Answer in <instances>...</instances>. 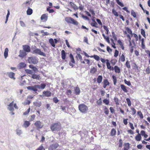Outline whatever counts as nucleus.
Returning <instances> with one entry per match:
<instances>
[{
	"mask_svg": "<svg viewBox=\"0 0 150 150\" xmlns=\"http://www.w3.org/2000/svg\"><path fill=\"white\" fill-rule=\"evenodd\" d=\"M120 87L122 89L125 93H127L128 91L126 89V86L123 84H121Z\"/></svg>",
	"mask_w": 150,
	"mask_h": 150,
	"instance_id": "nucleus-20",
	"label": "nucleus"
},
{
	"mask_svg": "<svg viewBox=\"0 0 150 150\" xmlns=\"http://www.w3.org/2000/svg\"><path fill=\"white\" fill-rule=\"evenodd\" d=\"M7 74L11 79H12L14 80H15L16 78L14 77L15 74L14 73L11 72H8Z\"/></svg>",
	"mask_w": 150,
	"mask_h": 150,
	"instance_id": "nucleus-7",
	"label": "nucleus"
},
{
	"mask_svg": "<svg viewBox=\"0 0 150 150\" xmlns=\"http://www.w3.org/2000/svg\"><path fill=\"white\" fill-rule=\"evenodd\" d=\"M118 54H119L118 51V50H115L114 56L115 57H117L118 55Z\"/></svg>",
	"mask_w": 150,
	"mask_h": 150,
	"instance_id": "nucleus-56",
	"label": "nucleus"
},
{
	"mask_svg": "<svg viewBox=\"0 0 150 150\" xmlns=\"http://www.w3.org/2000/svg\"><path fill=\"white\" fill-rule=\"evenodd\" d=\"M106 65H107V67L108 68V69L111 70H114V68L113 67H112V68H111V66L110 65V63L109 62V61L108 59H106Z\"/></svg>",
	"mask_w": 150,
	"mask_h": 150,
	"instance_id": "nucleus-16",
	"label": "nucleus"
},
{
	"mask_svg": "<svg viewBox=\"0 0 150 150\" xmlns=\"http://www.w3.org/2000/svg\"><path fill=\"white\" fill-rule=\"evenodd\" d=\"M79 109L80 111L83 113L84 112V105L80 104L79 106Z\"/></svg>",
	"mask_w": 150,
	"mask_h": 150,
	"instance_id": "nucleus-10",
	"label": "nucleus"
},
{
	"mask_svg": "<svg viewBox=\"0 0 150 150\" xmlns=\"http://www.w3.org/2000/svg\"><path fill=\"white\" fill-rule=\"evenodd\" d=\"M61 55L62 59L64 60L66 58V54L64 50H62L61 52Z\"/></svg>",
	"mask_w": 150,
	"mask_h": 150,
	"instance_id": "nucleus-28",
	"label": "nucleus"
},
{
	"mask_svg": "<svg viewBox=\"0 0 150 150\" xmlns=\"http://www.w3.org/2000/svg\"><path fill=\"white\" fill-rule=\"evenodd\" d=\"M112 13L115 16H118L117 12L116 11H115L114 9H113L112 10Z\"/></svg>",
	"mask_w": 150,
	"mask_h": 150,
	"instance_id": "nucleus-54",
	"label": "nucleus"
},
{
	"mask_svg": "<svg viewBox=\"0 0 150 150\" xmlns=\"http://www.w3.org/2000/svg\"><path fill=\"white\" fill-rule=\"evenodd\" d=\"M43 93L45 96L49 97L51 95V93L49 91H44Z\"/></svg>",
	"mask_w": 150,
	"mask_h": 150,
	"instance_id": "nucleus-14",
	"label": "nucleus"
},
{
	"mask_svg": "<svg viewBox=\"0 0 150 150\" xmlns=\"http://www.w3.org/2000/svg\"><path fill=\"white\" fill-rule=\"evenodd\" d=\"M26 66V64L24 62L20 63L18 65V67L20 69L24 68Z\"/></svg>",
	"mask_w": 150,
	"mask_h": 150,
	"instance_id": "nucleus-17",
	"label": "nucleus"
},
{
	"mask_svg": "<svg viewBox=\"0 0 150 150\" xmlns=\"http://www.w3.org/2000/svg\"><path fill=\"white\" fill-rule=\"evenodd\" d=\"M103 84L107 86L109 85V83L107 79H104L103 80Z\"/></svg>",
	"mask_w": 150,
	"mask_h": 150,
	"instance_id": "nucleus-38",
	"label": "nucleus"
},
{
	"mask_svg": "<svg viewBox=\"0 0 150 150\" xmlns=\"http://www.w3.org/2000/svg\"><path fill=\"white\" fill-rule=\"evenodd\" d=\"M25 71L27 73L29 74H32V71L31 70L27 69H25Z\"/></svg>",
	"mask_w": 150,
	"mask_h": 150,
	"instance_id": "nucleus-46",
	"label": "nucleus"
},
{
	"mask_svg": "<svg viewBox=\"0 0 150 150\" xmlns=\"http://www.w3.org/2000/svg\"><path fill=\"white\" fill-rule=\"evenodd\" d=\"M124 150H128L129 148V143H125L124 144Z\"/></svg>",
	"mask_w": 150,
	"mask_h": 150,
	"instance_id": "nucleus-24",
	"label": "nucleus"
},
{
	"mask_svg": "<svg viewBox=\"0 0 150 150\" xmlns=\"http://www.w3.org/2000/svg\"><path fill=\"white\" fill-rule=\"evenodd\" d=\"M48 14L45 13L42 14L41 17L40 19L41 20H44L45 21H46L47 20Z\"/></svg>",
	"mask_w": 150,
	"mask_h": 150,
	"instance_id": "nucleus-11",
	"label": "nucleus"
},
{
	"mask_svg": "<svg viewBox=\"0 0 150 150\" xmlns=\"http://www.w3.org/2000/svg\"><path fill=\"white\" fill-rule=\"evenodd\" d=\"M142 139L141 134H138L135 137V140L137 141H141Z\"/></svg>",
	"mask_w": 150,
	"mask_h": 150,
	"instance_id": "nucleus-26",
	"label": "nucleus"
},
{
	"mask_svg": "<svg viewBox=\"0 0 150 150\" xmlns=\"http://www.w3.org/2000/svg\"><path fill=\"white\" fill-rule=\"evenodd\" d=\"M103 77L102 76L99 75L98 76L97 78V81L98 83H100L102 81Z\"/></svg>",
	"mask_w": 150,
	"mask_h": 150,
	"instance_id": "nucleus-29",
	"label": "nucleus"
},
{
	"mask_svg": "<svg viewBox=\"0 0 150 150\" xmlns=\"http://www.w3.org/2000/svg\"><path fill=\"white\" fill-rule=\"evenodd\" d=\"M91 25L92 26L95 27H96V28L98 27V26H96V25H97V24L96 22H95V23H91Z\"/></svg>",
	"mask_w": 150,
	"mask_h": 150,
	"instance_id": "nucleus-59",
	"label": "nucleus"
},
{
	"mask_svg": "<svg viewBox=\"0 0 150 150\" xmlns=\"http://www.w3.org/2000/svg\"><path fill=\"white\" fill-rule=\"evenodd\" d=\"M90 57H93L97 61H98L100 59L99 57L97 55H94L93 56H92Z\"/></svg>",
	"mask_w": 150,
	"mask_h": 150,
	"instance_id": "nucleus-36",
	"label": "nucleus"
},
{
	"mask_svg": "<svg viewBox=\"0 0 150 150\" xmlns=\"http://www.w3.org/2000/svg\"><path fill=\"white\" fill-rule=\"evenodd\" d=\"M59 145L57 144H52L50 146V148L52 150H54L57 148Z\"/></svg>",
	"mask_w": 150,
	"mask_h": 150,
	"instance_id": "nucleus-18",
	"label": "nucleus"
},
{
	"mask_svg": "<svg viewBox=\"0 0 150 150\" xmlns=\"http://www.w3.org/2000/svg\"><path fill=\"white\" fill-rule=\"evenodd\" d=\"M75 93L76 95H79L80 93V90L79 88L76 87L75 88Z\"/></svg>",
	"mask_w": 150,
	"mask_h": 150,
	"instance_id": "nucleus-32",
	"label": "nucleus"
},
{
	"mask_svg": "<svg viewBox=\"0 0 150 150\" xmlns=\"http://www.w3.org/2000/svg\"><path fill=\"white\" fill-rule=\"evenodd\" d=\"M131 15L134 17L135 18L136 17V15L135 13L133 10H132L131 11Z\"/></svg>",
	"mask_w": 150,
	"mask_h": 150,
	"instance_id": "nucleus-45",
	"label": "nucleus"
},
{
	"mask_svg": "<svg viewBox=\"0 0 150 150\" xmlns=\"http://www.w3.org/2000/svg\"><path fill=\"white\" fill-rule=\"evenodd\" d=\"M53 100L55 103H57L59 102V100L57 97L54 98L53 99Z\"/></svg>",
	"mask_w": 150,
	"mask_h": 150,
	"instance_id": "nucleus-48",
	"label": "nucleus"
},
{
	"mask_svg": "<svg viewBox=\"0 0 150 150\" xmlns=\"http://www.w3.org/2000/svg\"><path fill=\"white\" fill-rule=\"evenodd\" d=\"M96 21L100 25H102V23H101L100 19H96Z\"/></svg>",
	"mask_w": 150,
	"mask_h": 150,
	"instance_id": "nucleus-64",
	"label": "nucleus"
},
{
	"mask_svg": "<svg viewBox=\"0 0 150 150\" xmlns=\"http://www.w3.org/2000/svg\"><path fill=\"white\" fill-rule=\"evenodd\" d=\"M26 55L25 52H21V51H20V53L19 55H18L19 57H23Z\"/></svg>",
	"mask_w": 150,
	"mask_h": 150,
	"instance_id": "nucleus-33",
	"label": "nucleus"
},
{
	"mask_svg": "<svg viewBox=\"0 0 150 150\" xmlns=\"http://www.w3.org/2000/svg\"><path fill=\"white\" fill-rule=\"evenodd\" d=\"M120 60H121V61L122 62H124L125 60V56L123 54H122V55H121V57Z\"/></svg>",
	"mask_w": 150,
	"mask_h": 150,
	"instance_id": "nucleus-49",
	"label": "nucleus"
},
{
	"mask_svg": "<svg viewBox=\"0 0 150 150\" xmlns=\"http://www.w3.org/2000/svg\"><path fill=\"white\" fill-rule=\"evenodd\" d=\"M20 24L21 26L22 27H26V25L22 21H20Z\"/></svg>",
	"mask_w": 150,
	"mask_h": 150,
	"instance_id": "nucleus-44",
	"label": "nucleus"
},
{
	"mask_svg": "<svg viewBox=\"0 0 150 150\" xmlns=\"http://www.w3.org/2000/svg\"><path fill=\"white\" fill-rule=\"evenodd\" d=\"M97 104L99 105H101L102 103V101L101 100V98H100L99 100L97 101Z\"/></svg>",
	"mask_w": 150,
	"mask_h": 150,
	"instance_id": "nucleus-51",
	"label": "nucleus"
},
{
	"mask_svg": "<svg viewBox=\"0 0 150 150\" xmlns=\"http://www.w3.org/2000/svg\"><path fill=\"white\" fill-rule=\"evenodd\" d=\"M30 111V108H29L27 111H25L23 113V115H26L28 114Z\"/></svg>",
	"mask_w": 150,
	"mask_h": 150,
	"instance_id": "nucleus-60",
	"label": "nucleus"
},
{
	"mask_svg": "<svg viewBox=\"0 0 150 150\" xmlns=\"http://www.w3.org/2000/svg\"><path fill=\"white\" fill-rule=\"evenodd\" d=\"M30 123L29 121H25L22 125L23 127L26 128L29 127L30 125Z\"/></svg>",
	"mask_w": 150,
	"mask_h": 150,
	"instance_id": "nucleus-12",
	"label": "nucleus"
},
{
	"mask_svg": "<svg viewBox=\"0 0 150 150\" xmlns=\"http://www.w3.org/2000/svg\"><path fill=\"white\" fill-rule=\"evenodd\" d=\"M27 14L28 15H30L33 13V10L30 7H28L26 11Z\"/></svg>",
	"mask_w": 150,
	"mask_h": 150,
	"instance_id": "nucleus-22",
	"label": "nucleus"
},
{
	"mask_svg": "<svg viewBox=\"0 0 150 150\" xmlns=\"http://www.w3.org/2000/svg\"><path fill=\"white\" fill-rule=\"evenodd\" d=\"M13 102L11 103L8 105V109L10 111H13L14 109L13 107Z\"/></svg>",
	"mask_w": 150,
	"mask_h": 150,
	"instance_id": "nucleus-9",
	"label": "nucleus"
},
{
	"mask_svg": "<svg viewBox=\"0 0 150 150\" xmlns=\"http://www.w3.org/2000/svg\"><path fill=\"white\" fill-rule=\"evenodd\" d=\"M28 61L30 64H37L38 62V59L36 56H33L28 58Z\"/></svg>",
	"mask_w": 150,
	"mask_h": 150,
	"instance_id": "nucleus-2",
	"label": "nucleus"
},
{
	"mask_svg": "<svg viewBox=\"0 0 150 150\" xmlns=\"http://www.w3.org/2000/svg\"><path fill=\"white\" fill-rule=\"evenodd\" d=\"M31 78L36 80H40L41 79L39 75H37L35 74L32 75Z\"/></svg>",
	"mask_w": 150,
	"mask_h": 150,
	"instance_id": "nucleus-15",
	"label": "nucleus"
},
{
	"mask_svg": "<svg viewBox=\"0 0 150 150\" xmlns=\"http://www.w3.org/2000/svg\"><path fill=\"white\" fill-rule=\"evenodd\" d=\"M38 89H44L46 87V85L45 84L41 83L40 85H37Z\"/></svg>",
	"mask_w": 150,
	"mask_h": 150,
	"instance_id": "nucleus-13",
	"label": "nucleus"
},
{
	"mask_svg": "<svg viewBox=\"0 0 150 150\" xmlns=\"http://www.w3.org/2000/svg\"><path fill=\"white\" fill-rule=\"evenodd\" d=\"M116 130L114 128H113L111 129L110 135L112 136H113L116 134Z\"/></svg>",
	"mask_w": 150,
	"mask_h": 150,
	"instance_id": "nucleus-30",
	"label": "nucleus"
},
{
	"mask_svg": "<svg viewBox=\"0 0 150 150\" xmlns=\"http://www.w3.org/2000/svg\"><path fill=\"white\" fill-rule=\"evenodd\" d=\"M116 1L117 3L121 6L122 7L124 6L123 4L120 2L119 0H116Z\"/></svg>",
	"mask_w": 150,
	"mask_h": 150,
	"instance_id": "nucleus-43",
	"label": "nucleus"
},
{
	"mask_svg": "<svg viewBox=\"0 0 150 150\" xmlns=\"http://www.w3.org/2000/svg\"><path fill=\"white\" fill-rule=\"evenodd\" d=\"M35 126L38 128H41L43 126V124L40 121H37L34 124Z\"/></svg>",
	"mask_w": 150,
	"mask_h": 150,
	"instance_id": "nucleus-5",
	"label": "nucleus"
},
{
	"mask_svg": "<svg viewBox=\"0 0 150 150\" xmlns=\"http://www.w3.org/2000/svg\"><path fill=\"white\" fill-rule=\"evenodd\" d=\"M114 100L115 102V104L117 105H119V103L118 102L119 100L118 98L116 97H115Z\"/></svg>",
	"mask_w": 150,
	"mask_h": 150,
	"instance_id": "nucleus-39",
	"label": "nucleus"
},
{
	"mask_svg": "<svg viewBox=\"0 0 150 150\" xmlns=\"http://www.w3.org/2000/svg\"><path fill=\"white\" fill-rule=\"evenodd\" d=\"M141 34L144 37H145V32L143 29L141 30Z\"/></svg>",
	"mask_w": 150,
	"mask_h": 150,
	"instance_id": "nucleus-53",
	"label": "nucleus"
},
{
	"mask_svg": "<svg viewBox=\"0 0 150 150\" xmlns=\"http://www.w3.org/2000/svg\"><path fill=\"white\" fill-rule=\"evenodd\" d=\"M70 5H71V6L74 9H78V7L75 4H74L73 3H72L71 2H70Z\"/></svg>",
	"mask_w": 150,
	"mask_h": 150,
	"instance_id": "nucleus-34",
	"label": "nucleus"
},
{
	"mask_svg": "<svg viewBox=\"0 0 150 150\" xmlns=\"http://www.w3.org/2000/svg\"><path fill=\"white\" fill-rule=\"evenodd\" d=\"M8 48H6L4 50V56L5 59H6L8 56Z\"/></svg>",
	"mask_w": 150,
	"mask_h": 150,
	"instance_id": "nucleus-19",
	"label": "nucleus"
},
{
	"mask_svg": "<svg viewBox=\"0 0 150 150\" xmlns=\"http://www.w3.org/2000/svg\"><path fill=\"white\" fill-rule=\"evenodd\" d=\"M96 71V69L95 68L93 67L91 69V72L94 73Z\"/></svg>",
	"mask_w": 150,
	"mask_h": 150,
	"instance_id": "nucleus-61",
	"label": "nucleus"
},
{
	"mask_svg": "<svg viewBox=\"0 0 150 150\" xmlns=\"http://www.w3.org/2000/svg\"><path fill=\"white\" fill-rule=\"evenodd\" d=\"M16 134L19 136H20L23 133L21 130L19 128L17 129L16 130Z\"/></svg>",
	"mask_w": 150,
	"mask_h": 150,
	"instance_id": "nucleus-21",
	"label": "nucleus"
},
{
	"mask_svg": "<svg viewBox=\"0 0 150 150\" xmlns=\"http://www.w3.org/2000/svg\"><path fill=\"white\" fill-rule=\"evenodd\" d=\"M137 114L139 115L140 118L142 119L143 118V116L141 112L140 111L137 112Z\"/></svg>",
	"mask_w": 150,
	"mask_h": 150,
	"instance_id": "nucleus-47",
	"label": "nucleus"
},
{
	"mask_svg": "<svg viewBox=\"0 0 150 150\" xmlns=\"http://www.w3.org/2000/svg\"><path fill=\"white\" fill-rule=\"evenodd\" d=\"M107 50L109 53L111 52L112 51V49L110 48L109 46H107Z\"/></svg>",
	"mask_w": 150,
	"mask_h": 150,
	"instance_id": "nucleus-62",
	"label": "nucleus"
},
{
	"mask_svg": "<svg viewBox=\"0 0 150 150\" xmlns=\"http://www.w3.org/2000/svg\"><path fill=\"white\" fill-rule=\"evenodd\" d=\"M125 65L126 67L128 69H130L131 67L130 65L129 62L128 61H127L125 63Z\"/></svg>",
	"mask_w": 150,
	"mask_h": 150,
	"instance_id": "nucleus-42",
	"label": "nucleus"
},
{
	"mask_svg": "<svg viewBox=\"0 0 150 150\" xmlns=\"http://www.w3.org/2000/svg\"><path fill=\"white\" fill-rule=\"evenodd\" d=\"M23 49L26 52H29L30 51V47L28 45H25L23 46Z\"/></svg>",
	"mask_w": 150,
	"mask_h": 150,
	"instance_id": "nucleus-8",
	"label": "nucleus"
},
{
	"mask_svg": "<svg viewBox=\"0 0 150 150\" xmlns=\"http://www.w3.org/2000/svg\"><path fill=\"white\" fill-rule=\"evenodd\" d=\"M80 52H77V56H76L77 57V58H79V59L81 60V61L82 60V57L80 54Z\"/></svg>",
	"mask_w": 150,
	"mask_h": 150,
	"instance_id": "nucleus-37",
	"label": "nucleus"
},
{
	"mask_svg": "<svg viewBox=\"0 0 150 150\" xmlns=\"http://www.w3.org/2000/svg\"><path fill=\"white\" fill-rule=\"evenodd\" d=\"M66 21L68 23H72L73 24L77 25L78 23L75 21L73 18L70 17H67L65 19Z\"/></svg>",
	"mask_w": 150,
	"mask_h": 150,
	"instance_id": "nucleus-4",
	"label": "nucleus"
},
{
	"mask_svg": "<svg viewBox=\"0 0 150 150\" xmlns=\"http://www.w3.org/2000/svg\"><path fill=\"white\" fill-rule=\"evenodd\" d=\"M32 53L33 54H37L44 57L46 56V54L45 53L42 52L40 49L38 48H36L32 52Z\"/></svg>",
	"mask_w": 150,
	"mask_h": 150,
	"instance_id": "nucleus-3",
	"label": "nucleus"
},
{
	"mask_svg": "<svg viewBox=\"0 0 150 150\" xmlns=\"http://www.w3.org/2000/svg\"><path fill=\"white\" fill-rule=\"evenodd\" d=\"M49 43L51 44V45L53 47H55V45L53 39L52 38L49 39Z\"/></svg>",
	"mask_w": 150,
	"mask_h": 150,
	"instance_id": "nucleus-27",
	"label": "nucleus"
},
{
	"mask_svg": "<svg viewBox=\"0 0 150 150\" xmlns=\"http://www.w3.org/2000/svg\"><path fill=\"white\" fill-rule=\"evenodd\" d=\"M131 109L132 111V114L133 115H134L136 113V110L133 108H131Z\"/></svg>",
	"mask_w": 150,
	"mask_h": 150,
	"instance_id": "nucleus-58",
	"label": "nucleus"
},
{
	"mask_svg": "<svg viewBox=\"0 0 150 150\" xmlns=\"http://www.w3.org/2000/svg\"><path fill=\"white\" fill-rule=\"evenodd\" d=\"M27 88L28 90L33 91L34 92H36L38 91L37 85H35L33 86H28L27 87Z\"/></svg>",
	"mask_w": 150,
	"mask_h": 150,
	"instance_id": "nucleus-6",
	"label": "nucleus"
},
{
	"mask_svg": "<svg viewBox=\"0 0 150 150\" xmlns=\"http://www.w3.org/2000/svg\"><path fill=\"white\" fill-rule=\"evenodd\" d=\"M126 101L127 104L129 106H130L131 105V101L130 99L128 98H127L126 99Z\"/></svg>",
	"mask_w": 150,
	"mask_h": 150,
	"instance_id": "nucleus-40",
	"label": "nucleus"
},
{
	"mask_svg": "<svg viewBox=\"0 0 150 150\" xmlns=\"http://www.w3.org/2000/svg\"><path fill=\"white\" fill-rule=\"evenodd\" d=\"M124 81L125 83L128 86H130L131 85V83L129 81H127L126 79H125Z\"/></svg>",
	"mask_w": 150,
	"mask_h": 150,
	"instance_id": "nucleus-52",
	"label": "nucleus"
},
{
	"mask_svg": "<svg viewBox=\"0 0 150 150\" xmlns=\"http://www.w3.org/2000/svg\"><path fill=\"white\" fill-rule=\"evenodd\" d=\"M112 36L113 38V39L116 40H117V37H116V35H115V33L114 32H112Z\"/></svg>",
	"mask_w": 150,
	"mask_h": 150,
	"instance_id": "nucleus-57",
	"label": "nucleus"
},
{
	"mask_svg": "<svg viewBox=\"0 0 150 150\" xmlns=\"http://www.w3.org/2000/svg\"><path fill=\"white\" fill-rule=\"evenodd\" d=\"M50 128L52 132L58 131L61 129L60 123L58 122L53 123L51 125Z\"/></svg>",
	"mask_w": 150,
	"mask_h": 150,
	"instance_id": "nucleus-1",
	"label": "nucleus"
},
{
	"mask_svg": "<svg viewBox=\"0 0 150 150\" xmlns=\"http://www.w3.org/2000/svg\"><path fill=\"white\" fill-rule=\"evenodd\" d=\"M103 102L104 103H105V104L108 105L109 104V101L107 99H105L103 100Z\"/></svg>",
	"mask_w": 150,
	"mask_h": 150,
	"instance_id": "nucleus-50",
	"label": "nucleus"
},
{
	"mask_svg": "<svg viewBox=\"0 0 150 150\" xmlns=\"http://www.w3.org/2000/svg\"><path fill=\"white\" fill-rule=\"evenodd\" d=\"M126 30H127V32L128 33L130 34H132V32L131 30L129 28H126Z\"/></svg>",
	"mask_w": 150,
	"mask_h": 150,
	"instance_id": "nucleus-55",
	"label": "nucleus"
},
{
	"mask_svg": "<svg viewBox=\"0 0 150 150\" xmlns=\"http://www.w3.org/2000/svg\"><path fill=\"white\" fill-rule=\"evenodd\" d=\"M72 92L70 90H68L66 92V94L69 97L71 96Z\"/></svg>",
	"mask_w": 150,
	"mask_h": 150,
	"instance_id": "nucleus-41",
	"label": "nucleus"
},
{
	"mask_svg": "<svg viewBox=\"0 0 150 150\" xmlns=\"http://www.w3.org/2000/svg\"><path fill=\"white\" fill-rule=\"evenodd\" d=\"M29 67L30 68L32 69L35 72H37L38 71V69L33 65H29Z\"/></svg>",
	"mask_w": 150,
	"mask_h": 150,
	"instance_id": "nucleus-25",
	"label": "nucleus"
},
{
	"mask_svg": "<svg viewBox=\"0 0 150 150\" xmlns=\"http://www.w3.org/2000/svg\"><path fill=\"white\" fill-rule=\"evenodd\" d=\"M115 71L116 73H120V72L119 68L117 66H115L114 68Z\"/></svg>",
	"mask_w": 150,
	"mask_h": 150,
	"instance_id": "nucleus-31",
	"label": "nucleus"
},
{
	"mask_svg": "<svg viewBox=\"0 0 150 150\" xmlns=\"http://www.w3.org/2000/svg\"><path fill=\"white\" fill-rule=\"evenodd\" d=\"M34 105L36 107H40L41 105V103L40 101H36L33 102Z\"/></svg>",
	"mask_w": 150,
	"mask_h": 150,
	"instance_id": "nucleus-23",
	"label": "nucleus"
},
{
	"mask_svg": "<svg viewBox=\"0 0 150 150\" xmlns=\"http://www.w3.org/2000/svg\"><path fill=\"white\" fill-rule=\"evenodd\" d=\"M102 35L103 36V37L105 39L107 42L108 43H110V41L109 40V37H106V36H105V35L104 34H103Z\"/></svg>",
	"mask_w": 150,
	"mask_h": 150,
	"instance_id": "nucleus-35",
	"label": "nucleus"
},
{
	"mask_svg": "<svg viewBox=\"0 0 150 150\" xmlns=\"http://www.w3.org/2000/svg\"><path fill=\"white\" fill-rule=\"evenodd\" d=\"M36 150H45V149L42 146H41Z\"/></svg>",
	"mask_w": 150,
	"mask_h": 150,
	"instance_id": "nucleus-63",
	"label": "nucleus"
}]
</instances>
